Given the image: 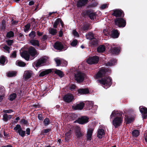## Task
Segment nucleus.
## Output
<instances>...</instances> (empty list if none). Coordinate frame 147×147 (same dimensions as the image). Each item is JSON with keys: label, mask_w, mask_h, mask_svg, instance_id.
I'll use <instances>...</instances> for the list:
<instances>
[{"label": "nucleus", "mask_w": 147, "mask_h": 147, "mask_svg": "<svg viewBox=\"0 0 147 147\" xmlns=\"http://www.w3.org/2000/svg\"><path fill=\"white\" fill-rule=\"evenodd\" d=\"M6 21L4 20H3L2 21L1 26L0 29L1 30H5L6 28Z\"/></svg>", "instance_id": "obj_36"}, {"label": "nucleus", "mask_w": 147, "mask_h": 147, "mask_svg": "<svg viewBox=\"0 0 147 147\" xmlns=\"http://www.w3.org/2000/svg\"><path fill=\"white\" fill-rule=\"evenodd\" d=\"M139 131L138 130H134L132 132V134L134 137H137L139 134Z\"/></svg>", "instance_id": "obj_37"}, {"label": "nucleus", "mask_w": 147, "mask_h": 147, "mask_svg": "<svg viewBox=\"0 0 147 147\" xmlns=\"http://www.w3.org/2000/svg\"><path fill=\"white\" fill-rule=\"evenodd\" d=\"M60 22V20L58 18L54 22L53 25V27L55 28H57V26L59 24Z\"/></svg>", "instance_id": "obj_35"}, {"label": "nucleus", "mask_w": 147, "mask_h": 147, "mask_svg": "<svg viewBox=\"0 0 147 147\" xmlns=\"http://www.w3.org/2000/svg\"><path fill=\"white\" fill-rule=\"evenodd\" d=\"M21 129L20 125L19 124H18L16 125L15 127L14 128L16 132L18 133V132Z\"/></svg>", "instance_id": "obj_39"}, {"label": "nucleus", "mask_w": 147, "mask_h": 147, "mask_svg": "<svg viewBox=\"0 0 147 147\" xmlns=\"http://www.w3.org/2000/svg\"><path fill=\"white\" fill-rule=\"evenodd\" d=\"M16 74H6V76L9 78L15 77L16 76Z\"/></svg>", "instance_id": "obj_57"}, {"label": "nucleus", "mask_w": 147, "mask_h": 147, "mask_svg": "<svg viewBox=\"0 0 147 147\" xmlns=\"http://www.w3.org/2000/svg\"><path fill=\"white\" fill-rule=\"evenodd\" d=\"M11 24L13 25H16L18 23V21L16 20H14L13 19L11 20Z\"/></svg>", "instance_id": "obj_63"}, {"label": "nucleus", "mask_w": 147, "mask_h": 147, "mask_svg": "<svg viewBox=\"0 0 147 147\" xmlns=\"http://www.w3.org/2000/svg\"><path fill=\"white\" fill-rule=\"evenodd\" d=\"M24 38V35L21 33L19 34L18 36L17 37V39L18 40H23Z\"/></svg>", "instance_id": "obj_44"}, {"label": "nucleus", "mask_w": 147, "mask_h": 147, "mask_svg": "<svg viewBox=\"0 0 147 147\" xmlns=\"http://www.w3.org/2000/svg\"><path fill=\"white\" fill-rule=\"evenodd\" d=\"M79 67H80V66L78 67V69L75 68L70 69L69 71V72L70 74H84L80 69H79Z\"/></svg>", "instance_id": "obj_18"}, {"label": "nucleus", "mask_w": 147, "mask_h": 147, "mask_svg": "<svg viewBox=\"0 0 147 147\" xmlns=\"http://www.w3.org/2000/svg\"><path fill=\"white\" fill-rule=\"evenodd\" d=\"M36 36V32L35 31L32 30L28 34V36L30 38V39H35V38Z\"/></svg>", "instance_id": "obj_31"}, {"label": "nucleus", "mask_w": 147, "mask_h": 147, "mask_svg": "<svg viewBox=\"0 0 147 147\" xmlns=\"http://www.w3.org/2000/svg\"><path fill=\"white\" fill-rule=\"evenodd\" d=\"M140 110L142 114V117L144 119L146 118L147 117V109L145 107H140Z\"/></svg>", "instance_id": "obj_16"}, {"label": "nucleus", "mask_w": 147, "mask_h": 147, "mask_svg": "<svg viewBox=\"0 0 147 147\" xmlns=\"http://www.w3.org/2000/svg\"><path fill=\"white\" fill-rule=\"evenodd\" d=\"M16 94L15 93H13L9 96V100L11 101L13 100L16 97Z\"/></svg>", "instance_id": "obj_48"}, {"label": "nucleus", "mask_w": 147, "mask_h": 147, "mask_svg": "<svg viewBox=\"0 0 147 147\" xmlns=\"http://www.w3.org/2000/svg\"><path fill=\"white\" fill-rule=\"evenodd\" d=\"M62 61H63L62 64H61L63 66H66L67 64V61L65 60H63Z\"/></svg>", "instance_id": "obj_61"}, {"label": "nucleus", "mask_w": 147, "mask_h": 147, "mask_svg": "<svg viewBox=\"0 0 147 147\" xmlns=\"http://www.w3.org/2000/svg\"><path fill=\"white\" fill-rule=\"evenodd\" d=\"M104 134L105 132L103 129H100L98 130L97 133V137L99 138H101L102 136Z\"/></svg>", "instance_id": "obj_28"}, {"label": "nucleus", "mask_w": 147, "mask_h": 147, "mask_svg": "<svg viewBox=\"0 0 147 147\" xmlns=\"http://www.w3.org/2000/svg\"><path fill=\"white\" fill-rule=\"evenodd\" d=\"M121 47H115L112 48L111 52L113 54H118L120 51Z\"/></svg>", "instance_id": "obj_21"}, {"label": "nucleus", "mask_w": 147, "mask_h": 147, "mask_svg": "<svg viewBox=\"0 0 147 147\" xmlns=\"http://www.w3.org/2000/svg\"><path fill=\"white\" fill-rule=\"evenodd\" d=\"M122 113L119 111H113L110 115V119L114 118L112 121V124L115 127H117L120 126L123 121Z\"/></svg>", "instance_id": "obj_1"}, {"label": "nucleus", "mask_w": 147, "mask_h": 147, "mask_svg": "<svg viewBox=\"0 0 147 147\" xmlns=\"http://www.w3.org/2000/svg\"><path fill=\"white\" fill-rule=\"evenodd\" d=\"M114 20L115 25L117 26L119 28H123L126 26V21L123 18V17L116 18L114 19Z\"/></svg>", "instance_id": "obj_3"}, {"label": "nucleus", "mask_w": 147, "mask_h": 147, "mask_svg": "<svg viewBox=\"0 0 147 147\" xmlns=\"http://www.w3.org/2000/svg\"><path fill=\"white\" fill-rule=\"evenodd\" d=\"M119 33L117 30H113L112 31L111 36L114 38H117L118 37Z\"/></svg>", "instance_id": "obj_23"}, {"label": "nucleus", "mask_w": 147, "mask_h": 147, "mask_svg": "<svg viewBox=\"0 0 147 147\" xmlns=\"http://www.w3.org/2000/svg\"><path fill=\"white\" fill-rule=\"evenodd\" d=\"M49 31L50 34L53 35H56L57 33V30L55 28H50Z\"/></svg>", "instance_id": "obj_32"}, {"label": "nucleus", "mask_w": 147, "mask_h": 147, "mask_svg": "<svg viewBox=\"0 0 147 147\" xmlns=\"http://www.w3.org/2000/svg\"><path fill=\"white\" fill-rule=\"evenodd\" d=\"M99 58L98 56H95L90 57L87 61V63L90 64L97 63L99 61Z\"/></svg>", "instance_id": "obj_8"}, {"label": "nucleus", "mask_w": 147, "mask_h": 147, "mask_svg": "<svg viewBox=\"0 0 147 147\" xmlns=\"http://www.w3.org/2000/svg\"><path fill=\"white\" fill-rule=\"evenodd\" d=\"M75 80L78 82H82L83 81L85 77V74H75Z\"/></svg>", "instance_id": "obj_12"}, {"label": "nucleus", "mask_w": 147, "mask_h": 147, "mask_svg": "<svg viewBox=\"0 0 147 147\" xmlns=\"http://www.w3.org/2000/svg\"><path fill=\"white\" fill-rule=\"evenodd\" d=\"M49 123V119L47 118H46L43 121L44 124L45 126L48 125Z\"/></svg>", "instance_id": "obj_45"}, {"label": "nucleus", "mask_w": 147, "mask_h": 147, "mask_svg": "<svg viewBox=\"0 0 147 147\" xmlns=\"http://www.w3.org/2000/svg\"><path fill=\"white\" fill-rule=\"evenodd\" d=\"M21 56L26 60L28 61L30 57V55L27 51L23 52L21 55Z\"/></svg>", "instance_id": "obj_22"}, {"label": "nucleus", "mask_w": 147, "mask_h": 147, "mask_svg": "<svg viewBox=\"0 0 147 147\" xmlns=\"http://www.w3.org/2000/svg\"><path fill=\"white\" fill-rule=\"evenodd\" d=\"M85 14L86 15L88 16L92 20H93L94 18H96V13L93 12L90 10H86Z\"/></svg>", "instance_id": "obj_14"}, {"label": "nucleus", "mask_w": 147, "mask_h": 147, "mask_svg": "<svg viewBox=\"0 0 147 147\" xmlns=\"http://www.w3.org/2000/svg\"><path fill=\"white\" fill-rule=\"evenodd\" d=\"M63 74V72L60 70L56 69H50L44 71L40 70L39 74Z\"/></svg>", "instance_id": "obj_4"}, {"label": "nucleus", "mask_w": 147, "mask_h": 147, "mask_svg": "<svg viewBox=\"0 0 147 147\" xmlns=\"http://www.w3.org/2000/svg\"><path fill=\"white\" fill-rule=\"evenodd\" d=\"M63 35V33L61 30H60L59 32V37H62Z\"/></svg>", "instance_id": "obj_64"}, {"label": "nucleus", "mask_w": 147, "mask_h": 147, "mask_svg": "<svg viewBox=\"0 0 147 147\" xmlns=\"http://www.w3.org/2000/svg\"><path fill=\"white\" fill-rule=\"evenodd\" d=\"M86 37L87 39L90 40H91L94 38V34L92 33H89L86 36Z\"/></svg>", "instance_id": "obj_40"}, {"label": "nucleus", "mask_w": 147, "mask_h": 147, "mask_svg": "<svg viewBox=\"0 0 147 147\" xmlns=\"http://www.w3.org/2000/svg\"><path fill=\"white\" fill-rule=\"evenodd\" d=\"M55 61L57 64V66H59L60 64H62L63 61H61L59 59H55Z\"/></svg>", "instance_id": "obj_46"}, {"label": "nucleus", "mask_w": 147, "mask_h": 147, "mask_svg": "<svg viewBox=\"0 0 147 147\" xmlns=\"http://www.w3.org/2000/svg\"><path fill=\"white\" fill-rule=\"evenodd\" d=\"M47 61L46 59L41 57L35 61L34 62V64L35 67H38L43 66Z\"/></svg>", "instance_id": "obj_6"}, {"label": "nucleus", "mask_w": 147, "mask_h": 147, "mask_svg": "<svg viewBox=\"0 0 147 147\" xmlns=\"http://www.w3.org/2000/svg\"><path fill=\"white\" fill-rule=\"evenodd\" d=\"M14 36V32L12 31H10L8 32L6 35V37L7 38H10L13 37Z\"/></svg>", "instance_id": "obj_38"}, {"label": "nucleus", "mask_w": 147, "mask_h": 147, "mask_svg": "<svg viewBox=\"0 0 147 147\" xmlns=\"http://www.w3.org/2000/svg\"><path fill=\"white\" fill-rule=\"evenodd\" d=\"M78 43V41L76 39H74L71 43V45L72 47L76 46Z\"/></svg>", "instance_id": "obj_47"}, {"label": "nucleus", "mask_w": 147, "mask_h": 147, "mask_svg": "<svg viewBox=\"0 0 147 147\" xmlns=\"http://www.w3.org/2000/svg\"><path fill=\"white\" fill-rule=\"evenodd\" d=\"M117 60L116 59L112 58L111 60V61L108 62L107 63V65L109 66H112L114 65L117 62Z\"/></svg>", "instance_id": "obj_30"}, {"label": "nucleus", "mask_w": 147, "mask_h": 147, "mask_svg": "<svg viewBox=\"0 0 147 147\" xmlns=\"http://www.w3.org/2000/svg\"><path fill=\"white\" fill-rule=\"evenodd\" d=\"M125 120L127 123H129L132 122L133 119L128 117H126L125 118Z\"/></svg>", "instance_id": "obj_43"}, {"label": "nucleus", "mask_w": 147, "mask_h": 147, "mask_svg": "<svg viewBox=\"0 0 147 147\" xmlns=\"http://www.w3.org/2000/svg\"><path fill=\"white\" fill-rule=\"evenodd\" d=\"M17 52L16 51H13L12 53L10 54V57L11 58H15L17 56Z\"/></svg>", "instance_id": "obj_49"}, {"label": "nucleus", "mask_w": 147, "mask_h": 147, "mask_svg": "<svg viewBox=\"0 0 147 147\" xmlns=\"http://www.w3.org/2000/svg\"><path fill=\"white\" fill-rule=\"evenodd\" d=\"M36 34L38 37H40L43 34V32H40L39 31H37L36 32Z\"/></svg>", "instance_id": "obj_56"}, {"label": "nucleus", "mask_w": 147, "mask_h": 147, "mask_svg": "<svg viewBox=\"0 0 147 147\" xmlns=\"http://www.w3.org/2000/svg\"><path fill=\"white\" fill-rule=\"evenodd\" d=\"M100 72L98 71L96 74H102V73H104V74H107V72H109V73H111V69H106L105 68H103L101 69L100 70Z\"/></svg>", "instance_id": "obj_25"}, {"label": "nucleus", "mask_w": 147, "mask_h": 147, "mask_svg": "<svg viewBox=\"0 0 147 147\" xmlns=\"http://www.w3.org/2000/svg\"><path fill=\"white\" fill-rule=\"evenodd\" d=\"M106 50L105 46L104 45H100L97 48V51L98 53H103Z\"/></svg>", "instance_id": "obj_26"}, {"label": "nucleus", "mask_w": 147, "mask_h": 147, "mask_svg": "<svg viewBox=\"0 0 147 147\" xmlns=\"http://www.w3.org/2000/svg\"><path fill=\"white\" fill-rule=\"evenodd\" d=\"M89 118L86 116H84L81 117L78 119L77 121L78 123L83 124L87 123L88 122Z\"/></svg>", "instance_id": "obj_15"}, {"label": "nucleus", "mask_w": 147, "mask_h": 147, "mask_svg": "<svg viewBox=\"0 0 147 147\" xmlns=\"http://www.w3.org/2000/svg\"><path fill=\"white\" fill-rule=\"evenodd\" d=\"M6 42L8 45L11 46L13 42V40H9L6 41Z\"/></svg>", "instance_id": "obj_53"}, {"label": "nucleus", "mask_w": 147, "mask_h": 147, "mask_svg": "<svg viewBox=\"0 0 147 147\" xmlns=\"http://www.w3.org/2000/svg\"><path fill=\"white\" fill-rule=\"evenodd\" d=\"M6 57L4 55L1 56L0 57V64L4 65L6 61Z\"/></svg>", "instance_id": "obj_34"}, {"label": "nucleus", "mask_w": 147, "mask_h": 147, "mask_svg": "<svg viewBox=\"0 0 147 147\" xmlns=\"http://www.w3.org/2000/svg\"><path fill=\"white\" fill-rule=\"evenodd\" d=\"M16 63L17 65L21 67H25L26 65L25 63L19 60H17Z\"/></svg>", "instance_id": "obj_29"}, {"label": "nucleus", "mask_w": 147, "mask_h": 147, "mask_svg": "<svg viewBox=\"0 0 147 147\" xmlns=\"http://www.w3.org/2000/svg\"><path fill=\"white\" fill-rule=\"evenodd\" d=\"M74 96L71 94H68L65 95L63 97V100L66 102L69 103L74 99Z\"/></svg>", "instance_id": "obj_10"}, {"label": "nucleus", "mask_w": 147, "mask_h": 147, "mask_svg": "<svg viewBox=\"0 0 147 147\" xmlns=\"http://www.w3.org/2000/svg\"><path fill=\"white\" fill-rule=\"evenodd\" d=\"M3 48L5 50L8 51V53H9L10 48L7 45L5 46Z\"/></svg>", "instance_id": "obj_59"}, {"label": "nucleus", "mask_w": 147, "mask_h": 147, "mask_svg": "<svg viewBox=\"0 0 147 147\" xmlns=\"http://www.w3.org/2000/svg\"><path fill=\"white\" fill-rule=\"evenodd\" d=\"M78 93L81 94H86L89 92L87 89H80L78 90Z\"/></svg>", "instance_id": "obj_27"}, {"label": "nucleus", "mask_w": 147, "mask_h": 147, "mask_svg": "<svg viewBox=\"0 0 147 147\" xmlns=\"http://www.w3.org/2000/svg\"><path fill=\"white\" fill-rule=\"evenodd\" d=\"M76 88V86L74 84H71L69 86V89L71 90L75 89Z\"/></svg>", "instance_id": "obj_51"}, {"label": "nucleus", "mask_w": 147, "mask_h": 147, "mask_svg": "<svg viewBox=\"0 0 147 147\" xmlns=\"http://www.w3.org/2000/svg\"><path fill=\"white\" fill-rule=\"evenodd\" d=\"M94 129L93 128L89 129L87 132V138L88 140H90L91 139L92 136Z\"/></svg>", "instance_id": "obj_24"}, {"label": "nucleus", "mask_w": 147, "mask_h": 147, "mask_svg": "<svg viewBox=\"0 0 147 147\" xmlns=\"http://www.w3.org/2000/svg\"><path fill=\"white\" fill-rule=\"evenodd\" d=\"M3 119L5 121H7L8 120V115L6 114H5L3 115Z\"/></svg>", "instance_id": "obj_52"}, {"label": "nucleus", "mask_w": 147, "mask_h": 147, "mask_svg": "<svg viewBox=\"0 0 147 147\" xmlns=\"http://www.w3.org/2000/svg\"><path fill=\"white\" fill-rule=\"evenodd\" d=\"M97 40L95 38H94L91 40V44L93 46H96L98 44Z\"/></svg>", "instance_id": "obj_33"}, {"label": "nucleus", "mask_w": 147, "mask_h": 147, "mask_svg": "<svg viewBox=\"0 0 147 147\" xmlns=\"http://www.w3.org/2000/svg\"><path fill=\"white\" fill-rule=\"evenodd\" d=\"M88 106L89 107V109H91L94 105V103L92 101L88 102L87 103Z\"/></svg>", "instance_id": "obj_50"}, {"label": "nucleus", "mask_w": 147, "mask_h": 147, "mask_svg": "<svg viewBox=\"0 0 147 147\" xmlns=\"http://www.w3.org/2000/svg\"><path fill=\"white\" fill-rule=\"evenodd\" d=\"M107 7L108 6L107 4H103L101 5L100 8L102 9H104Z\"/></svg>", "instance_id": "obj_60"}, {"label": "nucleus", "mask_w": 147, "mask_h": 147, "mask_svg": "<svg viewBox=\"0 0 147 147\" xmlns=\"http://www.w3.org/2000/svg\"><path fill=\"white\" fill-rule=\"evenodd\" d=\"M73 35L76 36L78 37L79 36V34L78 33L76 30H74L73 32Z\"/></svg>", "instance_id": "obj_58"}, {"label": "nucleus", "mask_w": 147, "mask_h": 147, "mask_svg": "<svg viewBox=\"0 0 147 147\" xmlns=\"http://www.w3.org/2000/svg\"><path fill=\"white\" fill-rule=\"evenodd\" d=\"M33 39L29 40V43L30 45L35 47H39L40 43L39 41L37 39Z\"/></svg>", "instance_id": "obj_17"}, {"label": "nucleus", "mask_w": 147, "mask_h": 147, "mask_svg": "<svg viewBox=\"0 0 147 147\" xmlns=\"http://www.w3.org/2000/svg\"><path fill=\"white\" fill-rule=\"evenodd\" d=\"M74 131L76 137L79 138H81L84 136V132L81 130L80 127H75Z\"/></svg>", "instance_id": "obj_9"}, {"label": "nucleus", "mask_w": 147, "mask_h": 147, "mask_svg": "<svg viewBox=\"0 0 147 147\" xmlns=\"http://www.w3.org/2000/svg\"><path fill=\"white\" fill-rule=\"evenodd\" d=\"M112 15L117 18L123 17L125 14L123 11L120 9H116L113 10Z\"/></svg>", "instance_id": "obj_5"}, {"label": "nucleus", "mask_w": 147, "mask_h": 147, "mask_svg": "<svg viewBox=\"0 0 147 147\" xmlns=\"http://www.w3.org/2000/svg\"><path fill=\"white\" fill-rule=\"evenodd\" d=\"M88 0H79L77 3V6L78 7L84 6L87 4Z\"/></svg>", "instance_id": "obj_19"}, {"label": "nucleus", "mask_w": 147, "mask_h": 147, "mask_svg": "<svg viewBox=\"0 0 147 147\" xmlns=\"http://www.w3.org/2000/svg\"><path fill=\"white\" fill-rule=\"evenodd\" d=\"M25 133L26 131L22 130V129L18 132V133L22 137H24L25 136Z\"/></svg>", "instance_id": "obj_42"}, {"label": "nucleus", "mask_w": 147, "mask_h": 147, "mask_svg": "<svg viewBox=\"0 0 147 147\" xmlns=\"http://www.w3.org/2000/svg\"><path fill=\"white\" fill-rule=\"evenodd\" d=\"M47 36L46 35H45L43 36L41 39L42 41H44L47 39Z\"/></svg>", "instance_id": "obj_54"}, {"label": "nucleus", "mask_w": 147, "mask_h": 147, "mask_svg": "<svg viewBox=\"0 0 147 147\" xmlns=\"http://www.w3.org/2000/svg\"><path fill=\"white\" fill-rule=\"evenodd\" d=\"M31 77V74H24L23 76V78L25 80H27Z\"/></svg>", "instance_id": "obj_41"}, {"label": "nucleus", "mask_w": 147, "mask_h": 147, "mask_svg": "<svg viewBox=\"0 0 147 147\" xmlns=\"http://www.w3.org/2000/svg\"><path fill=\"white\" fill-rule=\"evenodd\" d=\"M13 110L11 109H9V110H5L3 111V112L5 113H10L13 112Z\"/></svg>", "instance_id": "obj_62"}, {"label": "nucleus", "mask_w": 147, "mask_h": 147, "mask_svg": "<svg viewBox=\"0 0 147 147\" xmlns=\"http://www.w3.org/2000/svg\"><path fill=\"white\" fill-rule=\"evenodd\" d=\"M79 28L81 31L83 32H86L89 29L90 24L86 22H83L79 25Z\"/></svg>", "instance_id": "obj_7"}, {"label": "nucleus", "mask_w": 147, "mask_h": 147, "mask_svg": "<svg viewBox=\"0 0 147 147\" xmlns=\"http://www.w3.org/2000/svg\"><path fill=\"white\" fill-rule=\"evenodd\" d=\"M84 104L83 102H80L76 105L73 106L72 107V109L74 110H81L84 107Z\"/></svg>", "instance_id": "obj_20"}, {"label": "nucleus", "mask_w": 147, "mask_h": 147, "mask_svg": "<svg viewBox=\"0 0 147 147\" xmlns=\"http://www.w3.org/2000/svg\"><path fill=\"white\" fill-rule=\"evenodd\" d=\"M28 53L30 55L33 57H35L37 54L36 49L32 46L30 47L29 48Z\"/></svg>", "instance_id": "obj_13"}, {"label": "nucleus", "mask_w": 147, "mask_h": 147, "mask_svg": "<svg viewBox=\"0 0 147 147\" xmlns=\"http://www.w3.org/2000/svg\"><path fill=\"white\" fill-rule=\"evenodd\" d=\"M106 74H96L94 77L96 79H101L97 81L103 85L107 86L108 87L111 85V79L109 77L105 75Z\"/></svg>", "instance_id": "obj_2"}, {"label": "nucleus", "mask_w": 147, "mask_h": 147, "mask_svg": "<svg viewBox=\"0 0 147 147\" xmlns=\"http://www.w3.org/2000/svg\"><path fill=\"white\" fill-rule=\"evenodd\" d=\"M103 32L104 34V35L105 36H108L109 35V32H108L106 29H104L103 30Z\"/></svg>", "instance_id": "obj_55"}, {"label": "nucleus", "mask_w": 147, "mask_h": 147, "mask_svg": "<svg viewBox=\"0 0 147 147\" xmlns=\"http://www.w3.org/2000/svg\"><path fill=\"white\" fill-rule=\"evenodd\" d=\"M54 48L56 49L62 51L64 48L63 44L61 42L57 41L53 45Z\"/></svg>", "instance_id": "obj_11"}]
</instances>
